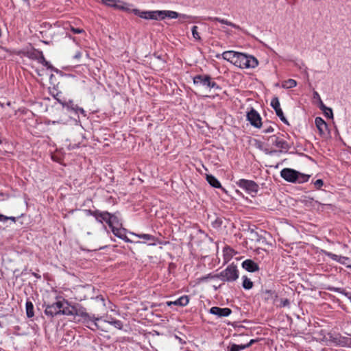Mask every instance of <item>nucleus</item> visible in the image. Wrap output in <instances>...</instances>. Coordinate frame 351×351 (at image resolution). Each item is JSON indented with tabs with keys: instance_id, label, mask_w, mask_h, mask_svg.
I'll use <instances>...</instances> for the list:
<instances>
[{
	"instance_id": "1",
	"label": "nucleus",
	"mask_w": 351,
	"mask_h": 351,
	"mask_svg": "<svg viewBox=\"0 0 351 351\" xmlns=\"http://www.w3.org/2000/svg\"><path fill=\"white\" fill-rule=\"evenodd\" d=\"M132 12L134 14L141 19L145 20H155V21H160L165 20L166 19H178L180 21L184 20H195V18L187 15L185 14L178 13L172 10H152V11H145V10H140L138 9L133 10Z\"/></svg>"
},
{
	"instance_id": "28",
	"label": "nucleus",
	"mask_w": 351,
	"mask_h": 351,
	"mask_svg": "<svg viewBox=\"0 0 351 351\" xmlns=\"http://www.w3.org/2000/svg\"><path fill=\"white\" fill-rule=\"evenodd\" d=\"M106 322L112 325L114 328L121 330L123 328V323L121 320L116 319L112 317H107Z\"/></svg>"
},
{
	"instance_id": "4",
	"label": "nucleus",
	"mask_w": 351,
	"mask_h": 351,
	"mask_svg": "<svg viewBox=\"0 0 351 351\" xmlns=\"http://www.w3.org/2000/svg\"><path fill=\"white\" fill-rule=\"evenodd\" d=\"M258 64L257 59L254 56L238 52L234 65L241 69H249L255 68Z\"/></svg>"
},
{
	"instance_id": "60",
	"label": "nucleus",
	"mask_w": 351,
	"mask_h": 351,
	"mask_svg": "<svg viewBox=\"0 0 351 351\" xmlns=\"http://www.w3.org/2000/svg\"><path fill=\"white\" fill-rule=\"evenodd\" d=\"M24 3H27L28 6L30 5L29 0H22Z\"/></svg>"
},
{
	"instance_id": "32",
	"label": "nucleus",
	"mask_w": 351,
	"mask_h": 351,
	"mask_svg": "<svg viewBox=\"0 0 351 351\" xmlns=\"http://www.w3.org/2000/svg\"><path fill=\"white\" fill-rule=\"evenodd\" d=\"M243 282L242 286L243 289L249 290L251 289L253 287V282L248 278L246 276H243L242 277Z\"/></svg>"
},
{
	"instance_id": "23",
	"label": "nucleus",
	"mask_w": 351,
	"mask_h": 351,
	"mask_svg": "<svg viewBox=\"0 0 351 351\" xmlns=\"http://www.w3.org/2000/svg\"><path fill=\"white\" fill-rule=\"evenodd\" d=\"M261 297L267 302H274L277 298V293L274 291L265 290L262 292Z\"/></svg>"
},
{
	"instance_id": "64",
	"label": "nucleus",
	"mask_w": 351,
	"mask_h": 351,
	"mask_svg": "<svg viewBox=\"0 0 351 351\" xmlns=\"http://www.w3.org/2000/svg\"><path fill=\"white\" fill-rule=\"evenodd\" d=\"M236 193H238V194H240L241 193L239 192V191L238 190H236Z\"/></svg>"
},
{
	"instance_id": "20",
	"label": "nucleus",
	"mask_w": 351,
	"mask_h": 351,
	"mask_svg": "<svg viewBox=\"0 0 351 351\" xmlns=\"http://www.w3.org/2000/svg\"><path fill=\"white\" fill-rule=\"evenodd\" d=\"M108 222V226L110 229L115 226H122L123 224L120 219L119 212H116L114 213H110V220Z\"/></svg>"
},
{
	"instance_id": "57",
	"label": "nucleus",
	"mask_w": 351,
	"mask_h": 351,
	"mask_svg": "<svg viewBox=\"0 0 351 351\" xmlns=\"http://www.w3.org/2000/svg\"><path fill=\"white\" fill-rule=\"evenodd\" d=\"M228 24L232 25L235 29H239V26L238 25H237L236 23H228Z\"/></svg>"
},
{
	"instance_id": "39",
	"label": "nucleus",
	"mask_w": 351,
	"mask_h": 351,
	"mask_svg": "<svg viewBox=\"0 0 351 351\" xmlns=\"http://www.w3.org/2000/svg\"><path fill=\"white\" fill-rule=\"evenodd\" d=\"M319 107L320 110H322V111L328 110L330 112H331V108L326 106L325 104L322 101L321 98H319Z\"/></svg>"
},
{
	"instance_id": "59",
	"label": "nucleus",
	"mask_w": 351,
	"mask_h": 351,
	"mask_svg": "<svg viewBox=\"0 0 351 351\" xmlns=\"http://www.w3.org/2000/svg\"><path fill=\"white\" fill-rule=\"evenodd\" d=\"M8 219L12 220L13 222L16 221V218L14 217H8Z\"/></svg>"
},
{
	"instance_id": "50",
	"label": "nucleus",
	"mask_w": 351,
	"mask_h": 351,
	"mask_svg": "<svg viewBox=\"0 0 351 351\" xmlns=\"http://www.w3.org/2000/svg\"><path fill=\"white\" fill-rule=\"evenodd\" d=\"M82 57V52L80 51H78L75 53V54L73 56V58L79 60Z\"/></svg>"
},
{
	"instance_id": "48",
	"label": "nucleus",
	"mask_w": 351,
	"mask_h": 351,
	"mask_svg": "<svg viewBox=\"0 0 351 351\" xmlns=\"http://www.w3.org/2000/svg\"><path fill=\"white\" fill-rule=\"evenodd\" d=\"M43 65L48 69L53 70V66L47 60L43 64Z\"/></svg>"
},
{
	"instance_id": "22",
	"label": "nucleus",
	"mask_w": 351,
	"mask_h": 351,
	"mask_svg": "<svg viewBox=\"0 0 351 351\" xmlns=\"http://www.w3.org/2000/svg\"><path fill=\"white\" fill-rule=\"evenodd\" d=\"M76 306L70 305L68 302H62L60 315H74Z\"/></svg>"
},
{
	"instance_id": "21",
	"label": "nucleus",
	"mask_w": 351,
	"mask_h": 351,
	"mask_svg": "<svg viewBox=\"0 0 351 351\" xmlns=\"http://www.w3.org/2000/svg\"><path fill=\"white\" fill-rule=\"evenodd\" d=\"M242 267L249 272H255L259 270V266L254 261L247 259L242 263Z\"/></svg>"
},
{
	"instance_id": "61",
	"label": "nucleus",
	"mask_w": 351,
	"mask_h": 351,
	"mask_svg": "<svg viewBox=\"0 0 351 351\" xmlns=\"http://www.w3.org/2000/svg\"><path fill=\"white\" fill-rule=\"evenodd\" d=\"M217 22H221V23L227 22L226 21H224V20H218L217 19Z\"/></svg>"
},
{
	"instance_id": "2",
	"label": "nucleus",
	"mask_w": 351,
	"mask_h": 351,
	"mask_svg": "<svg viewBox=\"0 0 351 351\" xmlns=\"http://www.w3.org/2000/svg\"><path fill=\"white\" fill-rule=\"evenodd\" d=\"M280 176L286 181L292 183H304L310 178L309 175L302 173L293 169L285 168L280 171Z\"/></svg>"
},
{
	"instance_id": "45",
	"label": "nucleus",
	"mask_w": 351,
	"mask_h": 351,
	"mask_svg": "<svg viewBox=\"0 0 351 351\" xmlns=\"http://www.w3.org/2000/svg\"><path fill=\"white\" fill-rule=\"evenodd\" d=\"M214 227H220L222 224V220L219 218H217L213 223Z\"/></svg>"
},
{
	"instance_id": "8",
	"label": "nucleus",
	"mask_w": 351,
	"mask_h": 351,
	"mask_svg": "<svg viewBox=\"0 0 351 351\" xmlns=\"http://www.w3.org/2000/svg\"><path fill=\"white\" fill-rule=\"evenodd\" d=\"M247 120L256 128H261L262 126V119L260 114L253 108L247 112Z\"/></svg>"
},
{
	"instance_id": "51",
	"label": "nucleus",
	"mask_w": 351,
	"mask_h": 351,
	"mask_svg": "<svg viewBox=\"0 0 351 351\" xmlns=\"http://www.w3.org/2000/svg\"><path fill=\"white\" fill-rule=\"evenodd\" d=\"M257 339H251L249 343H246V344H244L245 346V348H249L250 346H251L252 344H254V343L257 342Z\"/></svg>"
},
{
	"instance_id": "14",
	"label": "nucleus",
	"mask_w": 351,
	"mask_h": 351,
	"mask_svg": "<svg viewBox=\"0 0 351 351\" xmlns=\"http://www.w3.org/2000/svg\"><path fill=\"white\" fill-rule=\"evenodd\" d=\"M111 231L114 236L123 240L126 243H132V241L126 236V230L122 226H115L111 228Z\"/></svg>"
},
{
	"instance_id": "25",
	"label": "nucleus",
	"mask_w": 351,
	"mask_h": 351,
	"mask_svg": "<svg viewBox=\"0 0 351 351\" xmlns=\"http://www.w3.org/2000/svg\"><path fill=\"white\" fill-rule=\"evenodd\" d=\"M189 302V298L188 295H182L178 299L173 302H167V305L171 306L172 304L176 306H185Z\"/></svg>"
},
{
	"instance_id": "36",
	"label": "nucleus",
	"mask_w": 351,
	"mask_h": 351,
	"mask_svg": "<svg viewBox=\"0 0 351 351\" xmlns=\"http://www.w3.org/2000/svg\"><path fill=\"white\" fill-rule=\"evenodd\" d=\"M322 252H323V254H325L326 256L330 258L333 261L338 262V259L340 256L330 252L325 251V250H323Z\"/></svg>"
},
{
	"instance_id": "29",
	"label": "nucleus",
	"mask_w": 351,
	"mask_h": 351,
	"mask_svg": "<svg viewBox=\"0 0 351 351\" xmlns=\"http://www.w3.org/2000/svg\"><path fill=\"white\" fill-rule=\"evenodd\" d=\"M132 234L140 239H143L147 241H150V242H152V243H151L152 245H154V243L156 241V238L154 236L149 234H135V233H132Z\"/></svg>"
},
{
	"instance_id": "52",
	"label": "nucleus",
	"mask_w": 351,
	"mask_h": 351,
	"mask_svg": "<svg viewBox=\"0 0 351 351\" xmlns=\"http://www.w3.org/2000/svg\"><path fill=\"white\" fill-rule=\"evenodd\" d=\"M8 220V217L2 214H0V221H5Z\"/></svg>"
},
{
	"instance_id": "16",
	"label": "nucleus",
	"mask_w": 351,
	"mask_h": 351,
	"mask_svg": "<svg viewBox=\"0 0 351 351\" xmlns=\"http://www.w3.org/2000/svg\"><path fill=\"white\" fill-rule=\"evenodd\" d=\"M210 76L208 75H197L193 77V84L196 86L208 87Z\"/></svg>"
},
{
	"instance_id": "62",
	"label": "nucleus",
	"mask_w": 351,
	"mask_h": 351,
	"mask_svg": "<svg viewBox=\"0 0 351 351\" xmlns=\"http://www.w3.org/2000/svg\"><path fill=\"white\" fill-rule=\"evenodd\" d=\"M154 56H156V58H158V59H160V58H161L160 56H156V54H154Z\"/></svg>"
},
{
	"instance_id": "33",
	"label": "nucleus",
	"mask_w": 351,
	"mask_h": 351,
	"mask_svg": "<svg viewBox=\"0 0 351 351\" xmlns=\"http://www.w3.org/2000/svg\"><path fill=\"white\" fill-rule=\"evenodd\" d=\"M41 52H42V51H40V50L34 49L33 50L27 52V57L29 58L30 59L36 60L38 56L40 55V53H41Z\"/></svg>"
},
{
	"instance_id": "11",
	"label": "nucleus",
	"mask_w": 351,
	"mask_h": 351,
	"mask_svg": "<svg viewBox=\"0 0 351 351\" xmlns=\"http://www.w3.org/2000/svg\"><path fill=\"white\" fill-rule=\"evenodd\" d=\"M199 26L194 25L191 28L192 36L194 40L202 41V36L206 32V23H199Z\"/></svg>"
},
{
	"instance_id": "63",
	"label": "nucleus",
	"mask_w": 351,
	"mask_h": 351,
	"mask_svg": "<svg viewBox=\"0 0 351 351\" xmlns=\"http://www.w3.org/2000/svg\"><path fill=\"white\" fill-rule=\"evenodd\" d=\"M100 299H101V301L104 302V299L103 298L102 296L100 297Z\"/></svg>"
},
{
	"instance_id": "44",
	"label": "nucleus",
	"mask_w": 351,
	"mask_h": 351,
	"mask_svg": "<svg viewBox=\"0 0 351 351\" xmlns=\"http://www.w3.org/2000/svg\"><path fill=\"white\" fill-rule=\"evenodd\" d=\"M40 64H43L45 61V58L43 55V51L40 53V55L38 56L37 60H36Z\"/></svg>"
},
{
	"instance_id": "18",
	"label": "nucleus",
	"mask_w": 351,
	"mask_h": 351,
	"mask_svg": "<svg viewBox=\"0 0 351 351\" xmlns=\"http://www.w3.org/2000/svg\"><path fill=\"white\" fill-rule=\"evenodd\" d=\"M95 220L97 222L102 223L104 225V229L106 230V226L104 224V222L108 225V221L110 220V213L108 211H101L98 210L97 214L95 216Z\"/></svg>"
},
{
	"instance_id": "17",
	"label": "nucleus",
	"mask_w": 351,
	"mask_h": 351,
	"mask_svg": "<svg viewBox=\"0 0 351 351\" xmlns=\"http://www.w3.org/2000/svg\"><path fill=\"white\" fill-rule=\"evenodd\" d=\"M75 317H78L77 321L82 322V323L86 319H90V314L88 313L86 311V309L82 306H76L75 310Z\"/></svg>"
},
{
	"instance_id": "5",
	"label": "nucleus",
	"mask_w": 351,
	"mask_h": 351,
	"mask_svg": "<svg viewBox=\"0 0 351 351\" xmlns=\"http://www.w3.org/2000/svg\"><path fill=\"white\" fill-rule=\"evenodd\" d=\"M239 275L237 267L234 264H230L219 274H215L213 278H219L223 281L234 282L239 278Z\"/></svg>"
},
{
	"instance_id": "58",
	"label": "nucleus",
	"mask_w": 351,
	"mask_h": 351,
	"mask_svg": "<svg viewBox=\"0 0 351 351\" xmlns=\"http://www.w3.org/2000/svg\"><path fill=\"white\" fill-rule=\"evenodd\" d=\"M300 69H302L303 68H304L305 69H306V67L305 66L304 64L301 62V64L299 66Z\"/></svg>"
},
{
	"instance_id": "46",
	"label": "nucleus",
	"mask_w": 351,
	"mask_h": 351,
	"mask_svg": "<svg viewBox=\"0 0 351 351\" xmlns=\"http://www.w3.org/2000/svg\"><path fill=\"white\" fill-rule=\"evenodd\" d=\"M274 131V129L272 126L269 125L268 126L267 128H265L263 130V133H271Z\"/></svg>"
},
{
	"instance_id": "43",
	"label": "nucleus",
	"mask_w": 351,
	"mask_h": 351,
	"mask_svg": "<svg viewBox=\"0 0 351 351\" xmlns=\"http://www.w3.org/2000/svg\"><path fill=\"white\" fill-rule=\"evenodd\" d=\"M74 112H75L76 114L80 113L84 117L86 116L85 110L82 108L79 107L78 106H77L76 110H74Z\"/></svg>"
},
{
	"instance_id": "55",
	"label": "nucleus",
	"mask_w": 351,
	"mask_h": 351,
	"mask_svg": "<svg viewBox=\"0 0 351 351\" xmlns=\"http://www.w3.org/2000/svg\"><path fill=\"white\" fill-rule=\"evenodd\" d=\"M313 97H314V98H317L319 100L320 96L317 92L315 91L313 93Z\"/></svg>"
},
{
	"instance_id": "41",
	"label": "nucleus",
	"mask_w": 351,
	"mask_h": 351,
	"mask_svg": "<svg viewBox=\"0 0 351 351\" xmlns=\"http://www.w3.org/2000/svg\"><path fill=\"white\" fill-rule=\"evenodd\" d=\"M289 304H290V302L287 298L286 299H282L280 300V307L289 306Z\"/></svg>"
},
{
	"instance_id": "49",
	"label": "nucleus",
	"mask_w": 351,
	"mask_h": 351,
	"mask_svg": "<svg viewBox=\"0 0 351 351\" xmlns=\"http://www.w3.org/2000/svg\"><path fill=\"white\" fill-rule=\"evenodd\" d=\"M71 31L74 34H80L84 32V30L81 28H74V27H71Z\"/></svg>"
},
{
	"instance_id": "38",
	"label": "nucleus",
	"mask_w": 351,
	"mask_h": 351,
	"mask_svg": "<svg viewBox=\"0 0 351 351\" xmlns=\"http://www.w3.org/2000/svg\"><path fill=\"white\" fill-rule=\"evenodd\" d=\"M97 211H98L97 209L94 210H90V209H85L84 210V213H85L86 215H87V216H93L95 219V216L97 214Z\"/></svg>"
},
{
	"instance_id": "35",
	"label": "nucleus",
	"mask_w": 351,
	"mask_h": 351,
	"mask_svg": "<svg viewBox=\"0 0 351 351\" xmlns=\"http://www.w3.org/2000/svg\"><path fill=\"white\" fill-rule=\"evenodd\" d=\"M245 349V345H237L235 343L231 344L228 347V351H241Z\"/></svg>"
},
{
	"instance_id": "47",
	"label": "nucleus",
	"mask_w": 351,
	"mask_h": 351,
	"mask_svg": "<svg viewBox=\"0 0 351 351\" xmlns=\"http://www.w3.org/2000/svg\"><path fill=\"white\" fill-rule=\"evenodd\" d=\"M323 112H324V115L326 117L330 118V119H332L333 118V113H332V109H331L330 113L328 110L323 111Z\"/></svg>"
},
{
	"instance_id": "6",
	"label": "nucleus",
	"mask_w": 351,
	"mask_h": 351,
	"mask_svg": "<svg viewBox=\"0 0 351 351\" xmlns=\"http://www.w3.org/2000/svg\"><path fill=\"white\" fill-rule=\"evenodd\" d=\"M236 184L252 195L256 194L259 189L258 185L254 181L250 180L240 179L236 182Z\"/></svg>"
},
{
	"instance_id": "19",
	"label": "nucleus",
	"mask_w": 351,
	"mask_h": 351,
	"mask_svg": "<svg viewBox=\"0 0 351 351\" xmlns=\"http://www.w3.org/2000/svg\"><path fill=\"white\" fill-rule=\"evenodd\" d=\"M90 319H86L83 324H84L88 328L92 330H96L99 329V326L97 322L100 319V317H96L94 314H90Z\"/></svg>"
},
{
	"instance_id": "9",
	"label": "nucleus",
	"mask_w": 351,
	"mask_h": 351,
	"mask_svg": "<svg viewBox=\"0 0 351 351\" xmlns=\"http://www.w3.org/2000/svg\"><path fill=\"white\" fill-rule=\"evenodd\" d=\"M329 338L335 346L351 348V338L341 335H330Z\"/></svg>"
},
{
	"instance_id": "10",
	"label": "nucleus",
	"mask_w": 351,
	"mask_h": 351,
	"mask_svg": "<svg viewBox=\"0 0 351 351\" xmlns=\"http://www.w3.org/2000/svg\"><path fill=\"white\" fill-rule=\"evenodd\" d=\"M62 301H57L51 304L47 305L45 309V313L46 315L53 317L56 315H60Z\"/></svg>"
},
{
	"instance_id": "31",
	"label": "nucleus",
	"mask_w": 351,
	"mask_h": 351,
	"mask_svg": "<svg viewBox=\"0 0 351 351\" xmlns=\"http://www.w3.org/2000/svg\"><path fill=\"white\" fill-rule=\"evenodd\" d=\"M26 315L27 317L31 318L34 317V305L31 301H27L26 304Z\"/></svg>"
},
{
	"instance_id": "53",
	"label": "nucleus",
	"mask_w": 351,
	"mask_h": 351,
	"mask_svg": "<svg viewBox=\"0 0 351 351\" xmlns=\"http://www.w3.org/2000/svg\"><path fill=\"white\" fill-rule=\"evenodd\" d=\"M213 276H214V275H212L211 274H209L208 275H207V276H206L203 277V278H202V279H203V280H207V279H208V278H213Z\"/></svg>"
},
{
	"instance_id": "30",
	"label": "nucleus",
	"mask_w": 351,
	"mask_h": 351,
	"mask_svg": "<svg viewBox=\"0 0 351 351\" xmlns=\"http://www.w3.org/2000/svg\"><path fill=\"white\" fill-rule=\"evenodd\" d=\"M328 289L331 291L344 295L349 299V300L351 302V293L347 292L345 289H343L341 287H329Z\"/></svg>"
},
{
	"instance_id": "54",
	"label": "nucleus",
	"mask_w": 351,
	"mask_h": 351,
	"mask_svg": "<svg viewBox=\"0 0 351 351\" xmlns=\"http://www.w3.org/2000/svg\"><path fill=\"white\" fill-rule=\"evenodd\" d=\"M177 339H178L179 342L181 344H185L186 341H183L181 338L178 337L177 335L175 336Z\"/></svg>"
},
{
	"instance_id": "15",
	"label": "nucleus",
	"mask_w": 351,
	"mask_h": 351,
	"mask_svg": "<svg viewBox=\"0 0 351 351\" xmlns=\"http://www.w3.org/2000/svg\"><path fill=\"white\" fill-rule=\"evenodd\" d=\"M237 54L238 52L234 51H226L221 54H217L215 57L218 59L222 58L234 65Z\"/></svg>"
},
{
	"instance_id": "56",
	"label": "nucleus",
	"mask_w": 351,
	"mask_h": 351,
	"mask_svg": "<svg viewBox=\"0 0 351 351\" xmlns=\"http://www.w3.org/2000/svg\"><path fill=\"white\" fill-rule=\"evenodd\" d=\"M224 252L226 254H228V252H232L233 250H232L230 247H225Z\"/></svg>"
},
{
	"instance_id": "3",
	"label": "nucleus",
	"mask_w": 351,
	"mask_h": 351,
	"mask_svg": "<svg viewBox=\"0 0 351 351\" xmlns=\"http://www.w3.org/2000/svg\"><path fill=\"white\" fill-rule=\"evenodd\" d=\"M282 136H283V134L278 133L277 134L270 136L267 141L271 145L280 149L278 152L287 153L291 148V145L288 143L285 140H284ZM276 152H278L277 150H272L269 152V154H272Z\"/></svg>"
},
{
	"instance_id": "42",
	"label": "nucleus",
	"mask_w": 351,
	"mask_h": 351,
	"mask_svg": "<svg viewBox=\"0 0 351 351\" xmlns=\"http://www.w3.org/2000/svg\"><path fill=\"white\" fill-rule=\"evenodd\" d=\"M349 261V258L348 257H346V256H340L339 259H338V263L342 264V265H346V261Z\"/></svg>"
},
{
	"instance_id": "7",
	"label": "nucleus",
	"mask_w": 351,
	"mask_h": 351,
	"mask_svg": "<svg viewBox=\"0 0 351 351\" xmlns=\"http://www.w3.org/2000/svg\"><path fill=\"white\" fill-rule=\"evenodd\" d=\"M101 2L108 6V7H111V8H113L116 10H123V11H125V12H132V10L134 9H131L130 7H132V5L128 3H125L123 1H121V0H101Z\"/></svg>"
},
{
	"instance_id": "13",
	"label": "nucleus",
	"mask_w": 351,
	"mask_h": 351,
	"mask_svg": "<svg viewBox=\"0 0 351 351\" xmlns=\"http://www.w3.org/2000/svg\"><path fill=\"white\" fill-rule=\"evenodd\" d=\"M209 313L210 314L217 315L219 317H228L229 316L232 311L229 308H220L218 306H213L210 308Z\"/></svg>"
},
{
	"instance_id": "37",
	"label": "nucleus",
	"mask_w": 351,
	"mask_h": 351,
	"mask_svg": "<svg viewBox=\"0 0 351 351\" xmlns=\"http://www.w3.org/2000/svg\"><path fill=\"white\" fill-rule=\"evenodd\" d=\"M208 87L209 88H214L216 90H221V87L214 81L212 80V78H210L209 82L208 84Z\"/></svg>"
},
{
	"instance_id": "27",
	"label": "nucleus",
	"mask_w": 351,
	"mask_h": 351,
	"mask_svg": "<svg viewBox=\"0 0 351 351\" xmlns=\"http://www.w3.org/2000/svg\"><path fill=\"white\" fill-rule=\"evenodd\" d=\"M59 104H60L64 108H66L67 110L73 111L76 110L77 105L75 104L73 100L62 101L58 99Z\"/></svg>"
},
{
	"instance_id": "26",
	"label": "nucleus",
	"mask_w": 351,
	"mask_h": 351,
	"mask_svg": "<svg viewBox=\"0 0 351 351\" xmlns=\"http://www.w3.org/2000/svg\"><path fill=\"white\" fill-rule=\"evenodd\" d=\"M206 181L210 186L216 189L222 188L219 181L213 175L207 174L206 176Z\"/></svg>"
},
{
	"instance_id": "24",
	"label": "nucleus",
	"mask_w": 351,
	"mask_h": 351,
	"mask_svg": "<svg viewBox=\"0 0 351 351\" xmlns=\"http://www.w3.org/2000/svg\"><path fill=\"white\" fill-rule=\"evenodd\" d=\"M315 124L319 130L320 135H324L328 128L325 121L321 117H316L315 119Z\"/></svg>"
},
{
	"instance_id": "34",
	"label": "nucleus",
	"mask_w": 351,
	"mask_h": 351,
	"mask_svg": "<svg viewBox=\"0 0 351 351\" xmlns=\"http://www.w3.org/2000/svg\"><path fill=\"white\" fill-rule=\"evenodd\" d=\"M296 86H297V82L295 80H293V79H289V80L285 81V82L282 84V86L285 88H291L295 87Z\"/></svg>"
},
{
	"instance_id": "12",
	"label": "nucleus",
	"mask_w": 351,
	"mask_h": 351,
	"mask_svg": "<svg viewBox=\"0 0 351 351\" xmlns=\"http://www.w3.org/2000/svg\"><path fill=\"white\" fill-rule=\"evenodd\" d=\"M271 106L275 110L276 114L280 118V119L284 123L289 125L288 121L284 116L283 112L280 108L279 99L277 97L272 98L271 101Z\"/></svg>"
},
{
	"instance_id": "40",
	"label": "nucleus",
	"mask_w": 351,
	"mask_h": 351,
	"mask_svg": "<svg viewBox=\"0 0 351 351\" xmlns=\"http://www.w3.org/2000/svg\"><path fill=\"white\" fill-rule=\"evenodd\" d=\"M324 185V182L322 179H318L314 182V186L316 189H319Z\"/></svg>"
}]
</instances>
